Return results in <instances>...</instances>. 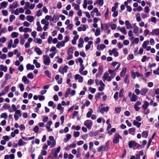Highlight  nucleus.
<instances>
[{
  "instance_id": "nucleus-34",
  "label": "nucleus",
  "mask_w": 159,
  "mask_h": 159,
  "mask_svg": "<svg viewBox=\"0 0 159 159\" xmlns=\"http://www.w3.org/2000/svg\"><path fill=\"white\" fill-rule=\"evenodd\" d=\"M2 108L4 109H8L9 110V111L10 112H12L10 110V106L9 105V104H7V103H5L3 106H2Z\"/></svg>"
},
{
  "instance_id": "nucleus-19",
  "label": "nucleus",
  "mask_w": 159,
  "mask_h": 159,
  "mask_svg": "<svg viewBox=\"0 0 159 159\" xmlns=\"http://www.w3.org/2000/svg\"><path fill=\"white\" fill-rule=\"evenodd\" d=\"M125 24L126 26V27L128 29H132V25L128 20H126L125 22Z\"/></svg>"
},
{
  "instance_id": "nucleus-4",
  "label": "nucleus",
  "mask_w": 159,
  "mask_h": 159,
  "mask_svg": "<svg viewBox=\"0 0 159 159\" xmlns=\"http://www.w3.org/2000/svg\"><path fill=\"white\" fill-rule=\"evenodd\" d=\"M99 111L102 114H103L104 112H107L109 110V107L108 106H106L105 107H103V104H101L99 107Z\"/></svg>"
},
{
  "instance_id": "nucleus-61",
  "label": "nucleus",
  "mask_w": 159,
  "mask_h": 159,
  "mask_svg": "<svg viewBox=\"0 0 159 159\" xmlns=\"http://www.w3.org/2000/svg\"><path fill=\"white\" fill-rule=\"evenodd\" d=\"M116 129L115 128H112L110 131L107 132V133L109 134L110 135L112 134V133L115 132L116 131Z\"/></svg>"
},
{
  "instance_id": "nucleus-35",
  "label": "nucleus",
  "mask_w": 159,
  "mask_h": 159,
  "mask_svg": "<svg viewBox=\"0 0 159 159\" xmlns=\"http://www.w3.org/2000/svg\"><path fill=\"white\" fill-rule=\"evenodd\" d=\"M108 71L112 78H113L116 75L115 70H109Z\"/></svg>"
},
{
  "instance_id": "nucleus-46",
  "label": "nucleus",
  "mask_w": 159,
  "mask_h": 159,
  "mask_svg": "<svg viewBox=\"0 0 159 159\" xmlns=\"http://www.w3.org/2000/svg\"><path fill=\"white\" fill-rule=\"evenodd\" d=\"M48 105L49 106L52 107L53 109L56 107V104H54L53 102L52 101H50L48 102Z\"/></svg>"
},
{
  "instance_id": "nucleus-45",
  "label": "nucleus",
  "mask_w": 159,
  "mask_h": 159,
  "mask_svg": "<svg viewBox=\"0 0 159 159\" xmlns=\"http://www.w3.org/2000/svg\"><path fill=\"white\" fill-rule=\"evenodd\" d=\"M57 109L58 110H60L61 113L63 112V108L62 107L61 104L60 103L58 104L57 107Z\"/></svg>"
},
{
  "instance_id": "nucleus-44",
  "label": "nucleus",
  "mask_w": 159,
  "mask_h": 159,
  "mask_svg": "<svg viewBox=\"0 0 159 159\" xmlns=\"http://www.w3.org/2000/svg\"><path fill=\"white\" fill-rule=\"evenodd\" d=\"M90 111H88L86 114V117L87 118H89L92 115L93 110L92 109H89Z\"/></svg>"
},
{
  "instance_id": "nucleus-6",
  "label": "nucleus",
  "mask_w": 159,
  "mask_h": 159,
  "mask_svg": "<svg viewBox=\"0 0 159 159\" xmlns=\"http://www.w3.org/2000/svg\"><path fill=\"white\" fill-rule=\"evenodd\" d=\"M94 13H96V16H99L101 15L97 8H95L91 12V15L92 17L94 16Z\"/></svg>"
},
{
  "instance_id": "nucleus-49",
  "label": "nucleus",
  "mask_w": 159,
  "mask_h": 159,
  "mask_svg": "<svg viewBox=\"0 0 159 159\" xmlns=\"http://www.w3.org/2000/svg\"><path fill=\"white\" fill-rule=\"evenodd\" d=\"M9 89V87L8 86L5 87L4 88V90L2 91V92L3 93H4V94H6L8 93V91Z\"/></svg>"
},
{
  "instance_id": "nucleus-22",
  "label": "nucleus",
  "mask_w": 159,
  "mask_h": 159,
  "mask_svg": "<svg viewBox=\"0 0 159 159\" xmlns=\"http://www.w3.org/2000/svg\"><path fill=\"white\" fill-rule=\"evenodd\" d=\"M93 44V42L92 41H88V44L85 46V50L87 51L89 50L91 48V45Z\"/></svg>"
},
{
  "instance_id": "nucleus-9",
  "label": "nucleus",
  "mask_w": 159,
  "mask_h": 159,
  "mask_svg": "<svg viewBox=\"0 0 159 159\" xmlns=\"http://www.w3.org/2000/svg\"><path fill=\"white\" fill-rule=\"evenodd\" d=\"M129 148L136 147L137 148L139 147V145L134 141H130L129 143Z\"/></svg>"
},
{
  "instance_id": "nucleus-58",
  "label": "nucleus",
  "mask_w": 159,
  "mask_h": 159,
  "mask_svg": "<svg viewBox=\"0 0 159 159\" xmlns=\"http://www.w3.org/2000/svg\"><path fill=\"white\" fill-rule=\"evenodd\" d=\"M47 32H43L42 34L40 36L42 39H45V35H47Z\"/></svg>"
},
{
  "instance_id": "nucleus-23",
  "label": "nucleus",
  "mask_w": 159,
  "mask_h": 159,
  "mask_svg": "<svg viewBox=\"0 0 159 159\" xmlns=\"http://www.w3.org/2000/svg\"><path fill=\"white\" fill-rule=\"evenodd\" d=\"M148 89L146 88H144L141 89L140 91V94L143 96H144L148 92Z\"/></svg>"
},
{
  "instance_id": "nucleus-12",
  "label": "nucleus",
  "mask_w": 159,
  "mask_h": 159,
  "mask_svg": "<svg viewBox=\"0 0 159 159\" xmlns=\"http://www.w3.org/2000/svg\"><path fill=\"white\" fill-rule=\"evenodd\" d=\"M130 40L131 43L133 44H137L139 41V39L138 38H135L134 37H132Z\"/></svg>"
},
{
  "instance_id": "nucleus-54",
  "label": "nucleus",
  "mask_w": 159,
  "mask_h": 159,
  "mask_svg": "<svg viewBox=\"0 0 159 159\" xmlns=\"http://www.w3.org/2000/svg\"><path fill=\"white\" fill-rule=\"evenodd\" d=\"M27 76L28 78L30 79H33L34 77V75L32 73H29L27 75Z\"/></svg>"
},
{
  "instance_id": "nucleus-18",
  "label": "nucleus",
  "mask_w": 159,
  "mask_h": 159,
  "mask_svg": "<svg viewBox=\"0 0 159 159\" xmlns=\"http://www.w3.org/2000/svg\"><path fill=\"white\" fill-rule=\"evenodd\" d=\"M18 7L17 2L16 1L14 2L12 4H10L9 6V8L11 9H14Z\"/></svg>"
},
{
  "instance_id": "nucleus-21",
  "label": "nucleus",
  "mask_w": 159,
  "mask_h": 159,
  "mask_svg": "<svg viewBox=\"0 0 159 159\" xmlns=\"http://www.w3.org/2000/svg\"><path fill=\"white\" fill-rule=\"evenodd\" d=\"M26 67L27 70H32L34 68V66L33 65H31L30 63L27 64Z\"/></svg>"
},
{
  "instance_id": "nucleus-57",
  "label": "nucleus",
  "mask_w": 159,
  "mask_h": 159,
  "mask_svg": "<svg viewBox=\"0 0 159 159\" xmlns=\"http://www.w3.org/2000/svg\"><path fill=\"white\" fill-rule=\"evenodd\" d=\"M11 76L9 74H6L5 76V80L6 81L10 79L11 78Z\"/></svg>"
},
{
  "instance_id": "nucleus-13",
  "label": "nucleus",
  "mask_w": 159,
  "mask_h": 159,
  "mask_svg": "<svg viewBox=\"0 0 159 159\" xmlns=\"http://www.w3.org/2000/svg\"><path fill=\"white\" fill-rule=\"evenodd\" d=\"M75 79L76 80H78L80 83H82L83 81V77L79 74H76L75 75Z\"/></svg>"
},
{
  "instance_id": "nucleus-32",
  "label": "nucleus",
  "mask_w": 159,
  "mask_h": 159,
  "mask_svg": "<svg viewBox=\"0 0 159 159\" xmlns=\"http://www.w3.org/2000/svg\"><path fill=\"white\" fill-rule=\"evenodd\" d=\"M149 105V103L147 101H144L143 104L142 105V108L146 110Z\"/></svg>"
},
{
  "instance_id": "nucleus-39",
  "label": "nucleus",
  "mask_w": 159,
  "mask_h": 159,
  "mask_svg": "<svg viewBox=\"0 0 159 159\" xmlns=\"http://www.w3.org/2000/svg\"><path fill=\"white\" fill-rule=\"evenodd\" d=\"M72 7H74L75 9L76 10H79L80 9V5L77 4H76L75 3H73L72 4Z\"/></svg>"
},
{
  "instance_id": "nucleus-31",
  "label": "nucleus",
  "mask_w": 159,
  "mask_h": 159,
  "mask_svg": "<svg viewBox=\"0 0 159 159\" xmlns=\"http://www.w3.org/2000/svg\"><path fill=\"white\" fill-rule=\"evenodd\" d=\"M26 143L23 141L22 139H20L19 140L18 145L19 146H23L26 144Z\"/></svg>"
},
{
  "instance_id": "nucleus-5",
  "label": "nucleus",
  "mask_w": 159,
  "mask_h": 159,
  "mask_svg": "<svg viewBox=\"0 0 159 159\" xmlns=\"http://www.w3.org/2000/svg\"><path fill=\"white\" fill-rule=\"evenodd\" d=\"M84 124L88 129H90L93 125V123L91 120H88L84 122Z\"/></svg>"
},
{
  "instance_id": "nucleus-56",
  "label": "nucleus",
  "mask_w": 159,
  "mask_h": 159,
  "mask_svg": "<svg viewBox=\"0 0 159 159\" xmlns=\"http://www.w3.org/2000/svg\"><path fill=\"white\" fill-rule=\"evenodd\" d=\"M12 43H13V40L12 39H11L10 40V41L9 42L8 45H7V48L8 49H11V48Z\"/></svg>"
},
{
  "instance_id": "nucleus-50",
  "label": "nucleus",
  "mask_w": 159,
  "mask_h": 159,
  "mask_svg": "<svg viewBox=\"0 0 159 159\" xmlns=\"http://www.w3.org/2000/svg\"><path fill=\"white\" fill-rule=\"evenodd\" d=\"M24 8L25 10V14L30 15L31 14V11L30 10L27 9L26 7H25Z\"/></svg>"
},
{
  "instance_id": "nucleus-48",
  "label": "nucleus",
  "mask_w": 159,
  "mask_h": 159,
  "mask_svg": "<svg viewBox=\"0 0 159 159\" xmlns=\"http://www.w3.org/2000/svg\"><path fill=\"white\" fill-rule=\"evenodd\" d=\"M18 87L20 88V90L21 92L24 91V85L22 84H19L18 85Z\"/></svg>"
},
{
  "instance_id": "nucleus-43",
  "label": "nucleus",
  "mask_w": 159,
  "mask_h": 159,
  "mask_svg": "<svg viewBox=\"0 0 159 159\" xmlns=\"http://www.w3.org/2000/svg\"><path fill=\"white\" fill-rule=\"evenodd\" d=\"M136 20L137 22H139L141 21V18L139 13H138L136 14Z\"/></svg>"
},
{
  "instance_id": "nucleus-38",
  "label": "nucleus",
  "mask_w": 159,
  "mask_h": 159,
  "mask_svg": "<svg viewBox=\"0 0 159 159\" xmlns=\"http://www.w3.org/2000/svg\"><path fill=\"white\" fill-rule=\"evenodd\" d=\"M133 124L134 125L136 126L138 128L139 127L141 124V123H139L138 121H136L135 120H134Z\"/></svg>"
},
{
  "instance_id": "nucleus-53",
  "label": "nucleus",
  "mask_w": 159,
  "mask_h": 159,
  "mask_svg": "<svg viewBox=\"0 0 159 159\" xmlns=\"http://www.w3.org/2000/svg\"><path fill=\"white\" fill-rule=\"evenodd\" d=\"M142 134V137L145 138H146L148 136V133L146 131L143 132Z\"/></svg>"
},
{
  "instance_id": "nucleus-63",
  "label": "nucleus",
  "mask_w": 159,
  "mask_h": 159,
  "mask_svg": "<svg viewBox=\"0 0 159 159\" xmlns=\"http://www.w3.org/2000/svg\"><path fill=\"white\" fill-rule=\"evenodd\" d=\"M80 135V133L78 131H74V136L75 138H77Z\"/></svg>"
},
{
  "instance_id": "nucleus-2",
  "label": "nucleus",
  "mask_w": 159,
  "mask_h": 159,
  "mask_svg": "<svg viewBox=\"0 0 159 159\" xmlns=\"http://www.w3.org/2000/svg\"><path fill=\"white\" fill-rule=\"evenodd\" d=\"M43 63L46 66H48L51 60L49 57L47 55H43Z\"/></svg>"
},
{
  "instance_id": "nucleus-30",
  "label": "nucleus",
  "mask_w": 159,
  "mask_h": 159,
  "mask_svg": "<svg viewBox=\"0 0 159 159\" xmlns=\"http://www.w3.org/2000/svg\"><path fill=\"white\" fill-rule=\"evenodd\" d=\"M129 77L128 75H126L124 79V81L126 84H127V85H128L129 83Z\"/></svg>"
},
{
  "instance_id": "nucleus-36",
  "label": "nucleus",
  "mask_w": 159,
  "mask_h": 159,
  "mask_svg": "<svg viewBox=\"0 0 159 159\" xmlns=\"http://www.w3.org/2000/svg\"><path fill=\"white\" fill-rule=\"evenodd\" d=\"M99 130H97L96 131L93 132V131H91L89 133V135L91 137L95 136L97 135L98 133Z\"/></svg>"
},
{
  "instance_id": "nucleus-28",
  "label": "nucleus",
  "mask_w": 159,
  "mask_h": 159,
  "mask_svg": "<svg viewBox=\"0 0 159 159\" xmlns=\"http://www.w3.org/2000/svg\"><path fill=\"white\" fill-rule=\"evenodd\" d=\"M34 51L38 55H40L42 54V52L40 49L38 47L35 48Z\"/></svg>"
},
{
  "instance_id": "nucleus-20",
  "label": "nucleus",
  "mask_w": 159,
  "mask_h": 159,
  "mask_svg": "<svg viewBox=\"0 0 159 159\" xmlns=\"http://www.w3.org/2000/svg\"><path fill=\"white\" fill-rule=\"evenodd\" d=\"M65 43L63 41L61 42H58L56 45V47L58 48H60L61 47H63L65 46Z\"/></svg>"
},
{
  "instance_id": "nucleus-10",
  "label": "nucleus",
  "mask_w": 159,
  "mask_h": 159,
  "mask_svg": "<svg viewBox=\"0 0 159 159\" xmlns=\"http://www.w3.org/2000/svg\"><path fill=\"white\" fill-rule=\"evenodd\" d=\"M68 68V66L66 65L63 67H61L59 69V71L61 74H64L65 73H66L67 72Z\"/></svg>"
},
{
  "instance_id": "nucleus-62",
  "label": "nucleus",
  "mask_w": 159,
  "mask_h": 159,
  "mask_svg": "<svg viewBox=\"0 0 159 159\" xmlns=\"http://www.w3.org/2000/svg\"><path fill=\"white\" fill-rule=\"evenodd\" d=\"M100 30L99 28H98L96 29V31L95 33V35L96 36H97L100 34Z\"/></svg>"
},
{
  "instance_id": "nucleus-60",
  "label": "nucleus",
  "mask_w": 159,
  "mask_h": 159,
  "mask_svg": "<svg viewBox=\"0 0 159 159\" xmlns=\"http://www.w3.org/2000/svg\"><path fill=\"white\" fill-rule=\"evenodd\" d=\"M96 3L98 4L100 6H102L103 4V0H97Z\"/></svg>"
},
{
  "instance_id": "nucleus-52",
  "label": "nucleus",
  "mask_w": 159,
  "mask_h": 159,
  "mask_svg": "<svg viewBox=\"0 0 159 159\" xmlns=\"http://www.w3.org/2000/svg\"><path fill=\"white\" fill-rule=\"evenodd\" d=\"M129 133L130 134H131L132 135H134L135 134V133L134 132L135 131V129L133 128H130L129 130Z\"/></svg>"
},
{
  "instance_id": "nucleus-11",
  "label": "nucleus",
  "mask_w": 159,
  "mask_h": 159,
  "mask_svg": "<svg viewBox=\"0 0 159 159\" xmlns=\"http://www.w3.org/2000/svg\"><path fill=\"white\" fill-rule=\"evenodd\" d=\"M22 114L20 110H17L15 111V114L14 115V118L16 120H17L19 119V117H21Z\"/></svg>"
},
{
  "instance_id": "nucleus-26",
  "label": "nucleus",
  "mask_w": 159,
  "mask_h": 159,
  "mask_svg": "<svg viewBox=\"0 0 159 159\" xmlns=\"http://www.w3.org/2000/svg\"><path fill=\"white\" fill-rule=\"evenodd\" d=\"M127 70V68L125 67H124L120 73V75L121 77H124L125 76Z\"/></svg>"
},
{
  "instance_id": "nucleus-3",
  "label": "nucleus",
  "mask_w": 159,
  "mask_h": 159,
  "mask_svg": "<svg viewBox=\"0 0 159 159\" xmlns=\"http://www.w3.org/2000/svg\"><path fill=\"white\" fill-rule=\"evenodd\" d=\"M120 139H122V137L118 133H116L114 135L113 142L114 144L119 143Z\"/></svg>"
},
{
  "instance_id": "nucleus-15",
  "label": "nucleus",
  "mask_w": 159,
  "mask_h": 159,
  "mask_svg": "<svg viewBox=\"0 0 159 159\" xmlns=\"http://www.w3.org/2000/svg\"><path fill=\"white\" fill-rule=\"evenodd\" d=\"M103 71L102 67L100 66L98 68V73L96 74V77H97L98 76H100L102 74Z\"/></svg>"
},
{
  "instance_id": "nucleus-27",
  "label": "nucleus",
  "mask_w": 159,
  "mask_h": 159,
  "mask_svg": "<svg viewBox=\"0 0 159 159\" xmlns=\"http://www.w3.org/2000/svg\"><path fill=\"white\" fill-rule=\"evenodd\" d=\"M138 97L134 93H133L130 99L131 102H135L138 100Z\"/></svg>"
},
{
  "instance_id": "nucleus-64",
  "label": "nucleus",
  "mask_w": 159,
  "mask_h": 159,
  "mask_svg": "<svg viewBox=\"0 0 159 159\" xmlns=\"http://www.w3.org/2000/svg\"><path fill=\"white\" fill-rule=\"evenodd\" d=\"M144 10L145 12L147 13H148L150 11L149 7L148 6H146L144 8Z\"/></svg>"
},
{
  "instance_id": "nucleus-33",
  "label": "nucleus",
  "mask_w": 159,
  "mask_h": 159,
  "mask_svg": "<svg viewBox=\"0 0 159 159\" xmlns=\"http://www.w3.org/2000/svg\"><path fill=\"white\" fill-rule=\"evenodd\" d=\"M7 68L6 66H4L3 65H0V70L1 71H3L4 72H6L7 71Z\"/></svg>"
},
{
  "instance_id": "nucleus-1",
  "label": "nucleus",
  "mask_w": 159,
  "mask_h": 159,
  "mask_svg": "<svg viewBox=\"0 0 159 159\" xmlns=\"http://www.w3.org/2000/svg\"><path fill=\"white\" fill-rule=\"evenodd\" d=\"M61 150V147L58 146L57 148H54L52 150V153L54 155L55 159H58L57 154Z\"/></svg>"
},
{
  "instance_id": "nucleus-47",
  "label": "nucleus",
  "mask_w": 159,
  "mask_h": 159,
  "mask_svg": "<svg viewBox=\"0 0 159 159\" xmlns=\"http://www.w3.org/2000/svg\"><path fill=\"white\" fill-rule=\"evenodd\" d=\"M8 2H3L1 3V6L2 8H5L7 5Z\"/></svg>"
},
{
  "instance_id": "nucleus-25",
  "label": "nucleus",
  "mask_w": 159,
  "mask_h": 159,
  "mask_svg": "<svg viewBox=\"0 0 159 159\" xmlns=\"http://www.w3.org/2000/svg\"><path fill=\"white\" fill-rule=\"evenodd\" d=\"M133 32L134 34H136V35H139V27L137 26H135L133 27Z\"/></svg>"
},
{
  "instance_id": "nucleus-24",
  "label": "nucleus",
  "mask_w": 159,
  "mask_h": 159,
  "mask_svg": "<svg viewBox=\"0 0 159 159\" xmlns=\"http://www.w3.org/2000/svg\"><path fill=\"white\" fill-rule=\"evenodd\" d=\"M22 80L25 84H29L30 82L29 80L27 79V77L25 76L22 77Z\"/></svg>"
},
{
  "instance_id": "nucleus-42",
  "label": "nucleus",
  "mask_w": 159,
  "mask_h": 159,
  "mask_svg": "<svg viewBox=\"0 0 159 159\" xmlns=\"http://www.w3.org/2000/svg\"><path fill=\"white\" fill-rule=\"evenodd\" d=\"M18 35L19 33L16 32H13L11 34V36L12 38H16Z\"/></svg>"
},
{
  "instance_id": "nucleus-51",
  "label": "nucleus",
  "mask_w": 159,
  "mask_h": 159,
  "mask_svg": "<svg viewBox=\"0 0 159 159\" xmlns=\"http://www.w3.org/2000/svg\"><path fill=\"white\" fill-rule=\"evenodd\" d=\"M12 14H14L16 15H18L19 14V11L18 9H16L15 10H12L11 11Z\"/></svg>"
},
{
  "instance_id": "nucleus-8",
  "label": "nucleus",
  "mask_w": 159,
  "mask_h": 159,
  "mask_svg": "<svg viewBox=\"0 0 159 159\" xmlns=\"http://www.w3.org/2000/svg\"><path fill=\"white\" fill-rule=\"evenodd\" d=\"M102 79L104 81L106 80L108 81H110L111 80V77L109 76L108 73L107 72H105L104 73L102 77Z\"/></svg>"
},
{
  "instance_id": "nucleus-16",
  "label": "nucleus",
  "mask_w": 159,
  "mask_h": 159,
  "mask_svg": "<svg viewBox=\"0 0 159 159\" xmlns=\"http://www.w3.org/2000/svg\"><path fill=\"white\" fill-rule=\"evenodd\" d=\"M26 20L29 22L32 23L34 20V17L32 16L28 15L26 17Z\"/></svg>"
},
{
  "instance_id": "nucleus-14",
  "label": "nucleus",
  "mask_w": 159,
  "mask_h": 159,
  "mask_svg": "<svg viewBox=\"0 0 159 159\" xmlns=\"http://www.w3.org/2000/svg\"><path fill=\"white\" fill-rule=\"evenodd\" d=\"M86 26V25L83 24L81 25V26L77 28V30L80 32L82 31H85L87 29Z\"/></svg>"
},
{
  "instance_id": "nucleus-37",
  "label": "nucleus",
  "mask_w": 159,
  "mask_h": 159,
  "mask_svg": "<svg viewBox=\"0 0 159 159\" xmlns=\"http://www.w3.org/2000/svg\"><path fill=\"white\" fill-rule=\"evenodd\" d=\"M149 43V42L148 40H146L144 41L142 45V47L144 49L146 48V47L148 45Z\"/></svg>"
},
{
  "instance_id": "nucleus-17",
  "label": "nucleus",
  "mask_w": 159,
  "mask_h": 159,
  "mask_svg": "<svg viewBox=\"0 0 159 159\" xmlns=\"http://www.w3.org/2000/svg\"><path fill=\"white\" fill-rule=\"evenodd\" d=\"M47 142L48 145L51 148L54 147L56 144V141L51 142L49 140H48Z\"/></svg>"
},
{
  "instance_id": "nucleus-29",
  "label": "nucleus",
  "mask_w": 159,
  "mask_h": 159,
  "mask_svg": "<svg viewBox=\"0 0 159 159\" xmlns=\"http://www.w3.org/2000/svg\"><path fill=\"white\" fill-rule=\"evenodd\" d=\"M117 29L118 30H120V31L123 34L125 35L127 34L126 30L125 28V27H122L121 28H120V27H117Z\"/></svg>"
},
{
  "instance_id": "nucleus-7",
  "label": "nucleus",
  "mask_w": 159,
  "mask_h": 159,
  "mask_svg": "<svg viewBox=\"0 0 159 159\" xmlns=\"http://www.w3.org/2000/svg\"><path fill=\"white\" fill-rule=\"evenodd\" d=\"M117 50V49L115 48L113 49L112 50H109L108 52L109 55L111 56L113 54L114 57H116L118 56L119 54Z\"/></svg>"
},
{
  "instance_id": "nucleus-41",
  "label": "nucleus",
  "mask_w": 159,
  "mask_h": 159,
  "mask_svg": "<svg viewBox=\"0 0 159 159\" xmlns=\"http://www.w3.org/2000/svg\"><path fill=\"white\" fill-rule=\"evenodd\" d=\"M70 53L71 54L67 58V59L68 60L72 59L73 57V56L72 55L73 53L72 49L71 48H70L69 49V52L68 54H69Z\"/></svg>"
},
{
  "instance_id": "nucleus-55",
  "label": "nucleus",
  "mask_w": 159,
  "mask_h": 159,
  "mask_svg": "<svg viewBox=\"0 0 159 159\" xmlns=\"http://www.w3.org/2000/svg\"><path fill=\"white\" fill-rule=\"evenodd\" d=\"M41 23L43 25H49V23L48 21H47L44 19H42L41 20Z\"/></svg>"
},
{
  "instance_id": "nucleus-59",
  "label": "nucleus",
  "mask_w": 159,
  "mask_h": 159,
  "mask_svg": "<svg viewBox=\"0 0 159 159\" xmlns=\"http://www.w3.org/2000/svg\"><path fill=\"white\" fill-rule=\"evenodd\" d=\"M7 117V113H2L0 116L1 118H4L5 119H6Z\"/></svg>"
},
{
  "instance_id": "nucleus-40",
  "label": "nucleus",
  "mask_w": 159,
  "mask_h": 159,
  "mask_svg": "<svg viewBox=\"0 0 159 159\" xmlns=\"http://www.w3.org/2000/svg\"><path fill=\"white\" fill-rule=\"evenodd\" d=\"M106 48V46L103 44H100V46H98L97 47V49L99 51H100L101 50H103Z\"/></svg>"
}]
</instances>
